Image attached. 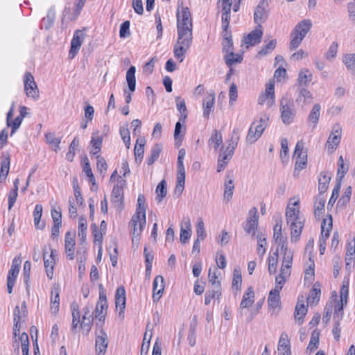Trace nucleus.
I'll use <instances>...</instances> for the list:
<instances>
[{
    "instance_id": "25",
    "label": "nucleus",
    "mask_w": 355,
    "mask_h": 355,
    "mask_svg": "<svg viewBox=\"0 0 355 355\" xmlns=\"http://www.w3.org/2000/svg\"><path fill=\"white\" fill-rule=\"evenodd\" d=\"M146 144V140L144 137L138 138L137 139L136 145L135 146V162L137 163H141L144 153V146Z\"/></svg>"
},
{
    "instance_id": "13",
    "label": "nucleus",
    "mask_w": 355,
    "mask_h": 355,
    "mask_svg": "<svg viewBox=\"0 0 355 355\" xmlns=\"http://www.w3.org/2000/svg\"><path fill=\"white\" fill-rule=\"evenodd\" d=\"M258 214L256 207L252 208L249 211V218L244 226L245 231L248 234L254 235L257 230L258 226Z\"/></svg>"
},
{
    "instance_id": "15",
    "label": "nucleus",
    "mask_w": 355,
    "mask_h": 355,
    "mask_svg": "<svg viewBox=\"0 0 355 355\" xmlns=\"http://www.w3.org/2000/svg\"><path fill=\"white\" fill-rule=\"evenodd\" d=\"M164 279L163 277L158 275L155 277L153 285V299L154 302L159 300L164 289Z\"/></svg>"
},
{
    "instance_id": "48",
    "label": "nucleus",
    "mask_w": 355,
    "mask_h": 355,
    "mask_svg": "<svg viewBox=\"0 0 355 355\" xmlns=\"http://www.w3.org/2000/svg\"><path fill=\"white\" fill-rule=\"evenodd\" d=\"M338 168L337 171V182L340 181V183L341 184L342 179L345 177V175L347 173L349 169V166H345L344 164V159L343 156H340L338 159Z\"/></svg>"
},
{
    "instance_id": "40",
    "label": "nucleus",
    "mask_w": 355,
    "mask_h": 355,
    "mask_svg": "<svg viewBox=\"0 0 355 355\" xmlns=\"http://www.w3.org/2000/svg\"><path fill=\"white\" fill-rule=\"evenodd\" d=\"M221 295V289L218 287V285L216 288H212L211 291H208L205 293V304L206 305H209L211 303V300L216 298L218 299Z\"/></svg>"
},
{
    "instance_id": "14",
    "label": "nucleus",
    "mask_w": 355,
    "mask_h": 355,
    "mask_svg": "<svg viewBox=\"0 0 355 355\" xmlns=\"http://www.w3.org/2000/svg\"><path fill=\"white\" fill-rule=\"evenodd\" d=\"M313 101L311 93L305 87L296 89L295 102L301 107H304L306 104H310Z\"/></svg>"
},
{
    "instance_id": "35",
    "label": "nucleus",
    "mask_w": 355,
    "mask_h": 355,
    "mask_svg": "<svg viewBox=\"0 0 355 355\" xmlns=\"http://www.w3.org/2000/svg\"><path fill=\"white\" fill-rule=\"evenodd\" d=\"M269 120V116L266 114H263L260 117L259 121V124H254V128L257 132V136H261L266 128L268 125V122Z\"/></svg>"
},
{
    "instance_id": "9",
    "label": "nucleus",
    "mask_w": 355,
    "mask_h": 355,
    "mask_svg": "<svg viewBox=\"0 0 355 355\" xmlns=\"http://www.w3.org/2000/svg\"><path fill=\"white\" fill-rule=\"evenodd\" d=\"M85 33L83 30H76L71 42V47L69 52V58L73 59L78 53L83 42Z\"/></svg>"
},
{
    "instance_id": "62",
    "label": "nucleus",
    "mask_w": 355,
    "mask_h": 355,
    "mask_svg": "<svg viewBox=\"0 0 355 355\" xmlns=\"http://www.w3.org/2000/svg\"><path fill=\"white\" fill-rule=\"evenodd\" d=\"M197 240L203 241L205 239L207 234L204 227V222L202 219H199L196 224Z\"/></svg>"
},
{
    "instance_id": "6",
    "label": "nucleus",
    "mask_w": 355,
    "mask_h": 355,
    "mask_svg": "<svg viewBox=\"0 0 355 355\" xmlns=\"http://www.w3.org/2000/svg\"><path fill=\"white\" fill-rule=\"evenodd\" d=\"M24 91L28 97L34 99L38 98L40 96L39 89L34 80L33 76L31 72H26L24 77Z\"/></svg>"
},
{
    "instance_id": "43",
    "label": "nucleus",
    "mask_w": 355,
    "mask_h": 355,
    "mask_svg": "<svg viewBox=\"0 0 355 355\" xmlns=\"http://www.w3.org/2000/svg\"><path fill=\"white\" fill-rule=\"evenodd\" d=\"M278 251L277 250L273 253L272 256H269L268 258V272L272 275L276 272L277 263H278Z\"/></svg>"
},
{
    "instance_id": "7",
    "label": "nucleus",
    "mask_w": 355,
    "mask_h": 355,
    "mask_svg": "<svg viewBox=\"0 0 355 355\" xmlns=\"http://www.w3.org/2000/svg\"><path fill=\"white\" fill-rule=\"evenodd\" d=\"M136 69L134 66H131L126 72V81L128 83L129 93L127 90H124L125 103L129 104L132 101L131 93L134 92L136 89V79H135Z\"/></svg>"
},
{
    "instance_id": "27",
    "label": "nucleus",
    "mask_w": 355,
    "mask_h": 355,
    "mask_svg": "<svg viewBox=\"0 0 355 355\" xmlns=\"http://www.w3.org/2000/svg\"><path fill=\"white\" fill-rule=\"evenodd\" d=\"M254 293L252 286L248 288L243 296L240 307L245 309L250 306L254 302Z\"/></svg>"
},
{
    "instance_id": "64",
    "label": "nucleus",
    "mask_w": 355,
    "mask_h": 355,
    "mask_svg": "<svg viewBox=\"0 0 355 355\" xmlns=\"http://www.w3.org/2000/svg\"><path fill=\"white\" fill-rule=\"evenodd\" d=\"M242 284V277L241 271L235 268L234 270V277L232 279V288H236V289H240Z\"/></svg>"
},
{
    "instance_id": "8",
    "label": "nucleus",
    "mask_w": 355,
    "mask_h": 355,
    "mask_svg": "<svg viewBox=\"0 0 355 355\" xmlns=\"http://www.w3.org/2000/svg\"><path fill=\"white\" fill-rule=\"evenodd\" d=\"M262 36V26H257L253 31H252L246 36L243 37L242 42L246 45L247 48L249 47L250 46H256L261 42Z\"/></svg>"
},
{
    "instance_id": "34",
    "label": "nucleus",
    "mask_w": 355,
    "mask_h": 355,
    "mask_svg": "<svg viewBox=\"0 0 355 355\" xmlns=\"http://www.w3.org/2000/svg\"><path fill=\"white\" fill-rule=\"evenodd\" d=\"M341 133L340 130H335L331 135L329 137L327 145L329 149H334V146H338L340 142Z\"/></svg>"
},
{
    "instance_id": "2",
    "label": "nucleus",
    "mask_w": 355,
    "mask_h": 355,
    "mask_svg": "<svg viewBox=\"0 0 355 355\" xmlns=\"http://www.w3.org/2000/svg\"><path fill=\"white\" fill-rule=\"evenodd\" d=\"M349 293V280H344L343 284L340 291V304L336 303L335 305V312L334 319L335 322L333 327L332 333L334 338L338 340L340 334V321L341 320L343 315V307L346 306L347 302V297Z\"/></svg>"
},
{
    "instance_id": "33",
    "label": "nucleus",
    "mask_w": 355,
    "mask_h": 355,
    "mask_svg": "<svg viewBox=\"0 0 355 355\" xmlns=\"http://www.w3.org/2000/svg\"><path fill=\"white\" fill-rule=\"evenodd\" d=\"M324 205L325 200L321 196V195H318L315 198V205H314V215L315 218H320V216L322 214L324 211Z\"/></svg>"
},
{
    "instance_id": "61",
    "label": "nucleus",
    "mask_w": 355,
    "mask_h": 355,
    "mask_svg": "<svg viewBox=\"0 0 355 355\" xmlns=\"http://www.w3.org/2000/svg\"><path fill=\"white\" fill-rule=\"evenodd\" d=\"M336 303H339L340 304V302H331L329 304H327L325 308H324V313L323 315L322 321L325 322L326 324L328 323L331 319L333 308L335 309V305Z\"/></svg>"
},
{
    "instance_id": "24",
    "label": "nucleus",
    "mask_w": 355,
    "mask_h": 355,
    "mask_svg": "<svg viewBox=\"0 0 355 355\" xmlns=\"http://www.w3.org/2000/svg\"><path fill=\"white\" fill-rule=\"evenodd\" d=\"M125 290L123 286L119 287L115 294L116 308L119 307L120 313L123 312L125 307Z\"/></svg>"
},
{
    "instance_id": "5",
    "label": "nucleus",
    "mask_w": 355,
    "mask_h": 355,
    "mask_svg": "<svg viewBox=\"0 0 355 355\" xmlns=\"http://www.w3.org/2000/svg\"><path fill=\"white\" fill-rule=\"evenodd\" d=\"M271 0H261L254 12V21L257 26H261L268 17L269 3Z\"/></svg>"
},
{
    "instance_id": "31",
    "label": "nucleus",
    "mask_w": 355,
    "mask_h": 355,
    "mask_svg": "<svg viewBox=\"0 0 355 355\" xmlns=\"http://www.w3.org/2000/svg\"><path fill=\"white\" fill-rule=\"evenodd\" d=\"M307 313V306L304 304L297 303L295 309V318L299 324H302L304 320V317Z\"/></svg>"
},
{
    "instance_id": "17",
    "label": "nucleus",
    "mask_w": 355,
    "mask_h": 355,
    "mask_svg": "<svg viewBox=\"0 0 355 355\" xmlns=\"http://www.w3.org/2000/svg\"><path fill=\"white\" fill-rule=\"evenodd\" d=\"M60 307V289L59 286L53 284L51 289L50 310L54 315L59 311Z\"/></svg>"
},
{
    "instance_id": "23",
    "label": "nucleus",
    "mask_w": 355,
    "mask_h": 355,
    "mask_svg": "<svg viewBox=\"0 0 355 355\" xmlns=\"http://www.w3.org/2000/svg\"><path fill=\"white\" fill-rule=\"evenodd\" d=\"M280 291L277 290V288L272 289L268 295V304L270 309H275L279 308L280 306Z\"/></svg>"
},
{
    "instance_id": "19",
    "label": "nucleus",
    "mask_w": 355,
    "mask_h": 355,
    "mask_svg": "<svg viewBox=\"0 0 355 355\" xmlns=\"http://www.w3.org/2000/svg\"><path fill=\"white\" fill-rule=\"evenodd\" d=\"M312 80V73L308 69H302L300 71L297 79V84L295 87L297 88L306 87Z\"/></svg>"
},
{
    "instance_id": "50",
    "label": "nucleus",
    "mask_w": 355,
    "mask_h": 355,
    "mask_svg": "<svg viewBox=\"0 0 355 355\" xmlns=\"http://www.w3.org/2000/svg\"><path fill=\"white\" fill-rule=\"evenodd\" d=\"M42 214V206L41 205H36L33 215H34V222L35 225L37 228L42 230L44 227V223H40V219Z\"/></svg>"
},
{
    "instance_id": "56",
    "label": "nucleus",
    "mask_w": 355,
    "mask_h": 355,
    "mask_svg": "<svg viewBox=\"0 0 355 355\" xmlns=\"http://www.w3.org/2000/svg\"><path fill=\"white\" fill-rule=\"evenodd\" d=\"M277 40H271L267 44L264 45L258 52V55L264 56L272 52L276 47Z\"/></svg>"
},
{
    "instance_id": "26",
    "label": "nucleus",
    "mask_w": 355,
    "mask_h": 355,
    "mask_svg": "<svg viewBox=\"0 0 355 355\" xmlns=\"http://www.w3.org/2000/svg\"><path fill=\"white\" fill-rule=\"evenodd\" d=\"M215 103V94L211 93L203 101V116L209 118L210 112L212 111Z\"/></svg>"
},
{
    "instance_id": "44",
    "label": "nucleus",
    "mask_w": 355,
    "mask_h": 355,
    "mask_svg": "<svg viewBox=\"0 0 355 355\" xmlns=\"http://www.w3.org/2000/svg\"><path fill=\"white\" fill-rule=\"evenodd\" d=\"M21 260L19 257H15L12 260L11 268L8 272V275L7 277H10V279H16L20 268Z\"/></svg>"
},
{
    "instance_id": "28",
    "label": "nucleus",
    "mask_w": 355,
    "mask_h": 355,
    "mask_svg": "<svg viewBox=\"0 0 355 355\" xmlns=\"http://www.w3.org/2000/svg\"><path fill=\"white\" fill-rule=\"evenodd\" d=\"M227 180L225 183L224 199L229 201L232 199L233 195V190L234 189L233 176L230 175H226Z\"/></svg>"
},
{
    "instance_id": "55",
    "label": "nucleus",
    "mask_w": 355,
    "mask_h": 355,
    "mask_svg": "<svg viewBox=\"0 0 355 355\" xmlns=\"http://www.w3.org/2000/svg\"><path fill=\"white\" fill-rule=\"evenodd\" d=\"M185 184V173L177 172V184L175 187V193L180 196L184 188Z\"/></svg>"
},
{
    "instance_id": "10",
    "label": "nucleus",
    "mask_w": 355,
    "mask_h": 355,
    "mask_svg": "<svg viewBox=\"0 0 355 355\" xmlns=\"http://www.w3.org/2000/svg\"><path fill=\"white\" fill-rule=\"evenodd\" d=\"M294 157H296L295 170L304 168L307 164V153L303 151V145L300 141L295 146Z\"/></svg>"
},
{
    "instance_id": "20",
    "label": "nucleus",
    "mask_w": 355,
    "mask_h": 355,
    "mask_svg": "<svg viewBox=\"0 0 355 355\" xmlns=\"http://www.w3.org/2000/svg\"><path fill=\"white\" fill-rule=\"evenodd\" d=\"M108 337L107 334L101 329L99 334L96 338V350L98 353L105 354L108 345Z\"/></svg>"
},
{
    "instance_id": "59",
    "label": "nucleus",
    "mask_w": 355,
    "mask_h": 355,
    "mask_svg": "<svg viewBox=\"0 0 355 355\" xmlns=\"http://www.w3.org/2000/svg\"><path fill=\"white\" fill-rule=\"evenodd\" d=\"M55 19V11L53 8L48 10L46 17L43 18V22L45 24V28L49 29L54 23Z\"/></svg>"
},
{
    "instance_id": "54",
    "label": "nucleus",
    "mask_w": 355,
    "mask_h": 355,
    "mask_svg": "<svg viewBox=\"0 0 355 355\" xmlns=\"http://www.w3.org/2000/svg\"><path fill=\"white\" fill-rule=\"evenodd\" d=\"M10 169V158L7 157L1 161L0 171V182L6 180Z\"/></svg>"
},
{
    "instance_id": "32",
    "label": "nucleus",
    "mask_w": 355,
    "mask_h": 355,
    "mask_svg": "<svg viewBox=\"0 0 355 355\" xmlns=\"http://www.w3.org/2000/svg\"><path fill=\"white\" fill-rule=\"evenodd\" d=\"M162 150V146L160 144H155L150 150V156L146 159V163L148 166L152 165L159 157Z\"/></svg>"
},
{
    "instance_id": "11",
    "label": "nucleus",
    "mask_w": 355,
    "mask_h": 355,
    "mask_svg": "<svg viewBox=\"0 0 355 355\" xmlns=\"http://www.w3.org/2000/svg\"><path fill=\"white\" fill-rule=\"evenodd\" d=\"M107 309V301L105 293L103 291L99 292V300L97 302L95 317L99 321H104Z\"/></svg>"
},
{
    "instance_id": "22",
    "label": "nucleus",
    "mask_w": 355,
    "mask_h": 355,
    "mask_svg": "<svg viewBox=\"0 0 355 355\" xmlns=\"http://www.w3.org/2000/svg\"><path fill=\"white\" fill-rule=\"evenodd\" d=\"M223 146L221 147L218 159L217 172L218 173L225 168L234 155L232 152L227 151V150H223Z\"/></svg>"
},
{
    "instance_id": "38",
    "label": "nucleus",
    "mask_w": 355,
    "mask_h": 355,
    "mask_svg": "<svg viewBox=\"0 0 355 355\" xmlns=\"http://www.w3.org/2000/svg\"><path fill=\"white\" fill-rule=\"evenodd\" d=\"M225 60L227 66L231 67L235 63H241L243 60V57L239 54H235L233 51H230L225 55Z\"/></svg>"
},
{
    "instance_id": "46",
    "label": "nucleus",
    "mask_w": 355,
    "mask_h": 355,
    "mask_svg": "<svg viewBox=\"0 0 355 355\" xmlns=\"http://www.w3.org/2000/svg\"><path fill=\"white\" fill-rule=\"evenodd\" d=\"M175 100L177 109L181 114L180 121H182L183 122H184L185 119L187 117V110L185 101L184 99H181L180 97H176Z\"/></svg>"
},
{
    "instance_id": "57",
    "label": "nucleus",
    "mask_w": 355,
    "mask_h": 355,
    "mask_svg": "<svg viewBox=\"0 0 355 355\" xmlns=\"http://www.w3.org/2000/svg\"><path fill=\"white\" fill-rule=\"evenodd\" d=\"M143 219L136 220L135 223H132V218L130 221V225L133 227L132 236H139L143 231L146 224L142 223Z\"/></svg>"
},
{
    "instance_id": "37",
    "label": "nucleus",
    "mask_w": 355,
    "mask_h": 355,
    "mask_svg": "<svg viewBox=\"0 0 355 355\" xmlns=\"http://www.w3.org/2000/svg\"><path fill=\"white\" fill-rule=\"evenodd\" d=\"M319 332L313 331L311 334V339L308 347H306V353L311 354L318 347L319 345Z\"/></svg>"
},
{
    "instance_id": "42",
    "label": "nucleus",
    "mask_w": 355,
    "mask_h": 355,
    "mask_svg": "<svg viewBox=\"0 0 355 355\" xmlns=\"http://www.w3.org/2000/svg\"><path fill=\"white\" fill-rule=\"evenodd\" d=\"M146 205H140L137 203L136 213L132 216V223H135L136 220L143 219V225L146 223Z\"/></svg>"
},
{
    "instance_id": "21",
    "label": "nucleus",
    "mask_w": 355,
    "mask_h": 355,
    "mask_svg": "<svg viewBox=\"0 0 355 355\" xmlns=\"http://www.w3.org/2000/svg\"><path fill=\"white\" fill-rule=\"evenodd\" d=\"M75 240L73 239L70 232H67L64 239V250L67 257L73 260L74 259Z\"/></svg>"
},
{
    "instance_id": "49",
    "label": "nucleus",
    "mask_w": 355,
    "mask_h": 355,
    "mask_svg": "<svg viewBox=\"0 0 355 355\" xmlns=\"http://www.w3.org/2000/svg\"><path fill=\"white\" fill-rule=\"evenodd\" d=\"M31 263L29 261H25L23 268L24 282L26 284V289L27 293H29L30 289V275H31Z\"/></svg>"
},
{
    "instance_id": "63",
    "label": "nucleus",
    "mask_w": 355,
    "mask_h": 355,
    "mask_svg": "<svg viewBox=\"0 0 355 355\" xmlns=\"http://www.w3.org/2000/svg\"><path fill=\"white\" fill-rule=\"evenodd\" d=\"M102 142H103V140H102L101 137H92V139L91 140V144L92 146V149L91 150L90 153L93 154L94 155H96V154H98V153L101 149Z\"/></svg>"
},
{
    "instance_id": "51",
    "label": "nucleus",
    "mask_w": 355,
    "mask_h": 355,
    "mask_svg": "<svg viewBox=\"0 0 355 355\" xmlns=\"http://www.w3.org/2000/svg\"><path fill=\"white\" fill-rule=\"evenodd\" d=\"M155 191L157 194L156 200L158 201V202H160L167 194L166 182L164 180H162L158 184Z\"/></svg>"
},
{
    "instance_id": "39",
    "label": "nucleus",
    "mask_w": 355,
    "mask_h": 355,
    "mask_svg": "<svg viewBox=\"0 0 355 355\" xmlns=\"http://www.w3.org/2000/svg\"><path fill=\"white\" fill-rule=\"evenodd\" d=\"M45 137L46 141L51 146L53 150L57 152L60 149L59 145L61 142V139L56 137L54 132L46 133Z\"/></svg>"
},
{
    "instance_id": "1",
    "label": "nucleus",
    "mask_w": 355,
    "mask_h": 355,
    "mask_svg": "<svg viewBox=\"0 0 355 355\" xmlns=\"http://www.w3.org/2000/svg\"><path fill=\"white\" fill-rule=\"evenodd\" d=\"M192 18L188 7L182 8L181 12H177L178 40L174 46V56L182 62L184 55L190 47L192 36Z\"/></svg>"
},
{
    "instance_id": "58",
    "label": "nucleus",
    "mask_w": 355,
    "mask_h": 355,
    "mask_svg": "<svg viewBox=\"0 0 355 355\" xmlns=\"http://www.w3.org/2000/svg\"><path fill=\"white\" fill-rule=\"evenodd\" d=\"M320 111V105L318 103L315 104L309 115V121L316 125L319 120Z\"/></svg>"
},
{
    "instance_id": "36",
    "label": "nucleus",
    "mask_w": 355,
    "mask_h": 355,
    "mask_svg": "<svg viewBox=\"0 0 355 355\" xmlns=\"http://www.w3.org/2000/svg\"><path fill=\"white\" fill-rule=\"evenodd\" d=\"M300 210L298 208L288 207L286 211V218L288 224L290 222L302 220L300 216Z\"/></svg>"
},
{
    "instance_id": "12",
    "label": "nucleus",
    "mask_w": 355,
    "mask_h": 355,
    "mask_svg": "<svg viewBox=\"0 0 355 355\" xmlns=\"http://www.w3.org/2000/svg\"><path fill=\"white\" fill-rule=\"evenodd\" d=\"M275 102V84L270 83L266 85L265 93L260 95L258 103L263 105L266 103L268 107L272 106Z\"/></svg>"
},
{
    "instance_id": "4",
    "label": "nucleus",
    "mask_w": 355,
    "mask_h": 355,
    "mask_svg": "<svg viewBox=\"0 0 355 355\" xmlns=\"http://www.w3.org/2000/svg\"><path fill=\"white\" fill-rule=\"evenodd\" d=\"M281 118L284 124H291L295 118V110L293 103L287 98H282L280 101Z\"/></svg>"
},
{
    "instance_id": "52",
    "label": "nucleus",
    "mask_w": 355,
    "mask_h": 355,
    "mask_svg": "<svg viewBox=\"0 0 355 355\" xmlns=\"http://www.w3.org/2000/svg\"><path fill=\"white\" fill-rule=\"evenodd\" d=\"M180 121H179L175 123L174 131L175 145L178 147L181 145L184 135V132L182 133V125Z\"/></svg>"
},
{
    "instance_id": "30",
    "label": "nucleus",
    "mask_w": 355,
    "mask_h": 355,
    "mask_svg": "<svg viewBox=\"0 0 355 355\" xmlns=\"http://www.w3.org/2000/svg\"><path fill=\"white\" fill-rule=\"evenodd\" d=\"M320 284H315L311 291H309V296H308V303L310 304H313L315 303H318V302L320 300Z\"/></svg>"
},
{
    "instance_id": "18",
    "label": "nucleus",
    "mask_w": 355,
    "mask_h": 355,
    "mask_svg": "<svg viewBox=\"0 0 355 355\" xmlns=\"http://www.w3.org/2000/svg\"><path fill=\"white\" fill-rule=\"evenodd\" d=\"M111 201L117 208L123 207V187L116 185L113 187L111 196Z\"/></svg>"
},
{
    "instance_id": "29",
    "label": "nucleus",
    "mask_w": 355,
    "mask_h": 355,
    "mask_svg": "<svg viewBox=\"0 0 355 355\" xmlns=\"http://www.w3.org/2000/svg\"><path fill=\"white\" fill-rule=\"evenodd\" d=\"M223 143V136L220 131L214 130L210 138L208 140L209 146H214V150L216 151L220 145Z\"/></svg>"
},
{
    "instance_id": "60",
    "label": "nucleus",
    "mask_w": 355,
    "mask_h": 355,
    "mask_svg": "<svg viewBox=\"0 0 355 355\" xmlns=\"http://www.w3.org/2000/svg\"><path fill=\"white\" fill-rule=\"evenodd\" d=\"M330 180L331 177L327 176L326 173L322 175V179L319 180L318 190L320 195L327 191Z\"/></svg>"
},
{
    "instance_id": "3",
    "label": "nucleus",
    "mask_w": 355,
    "mask_h": 355,
    "mask_svg": "<svg viewBox=\"0 0 355 355\" xmlns=\"http://www.w3.org/2000/svg\"><path fill=\"white\" fill-rule=\"evenodd\" d=\"M312 22L310 19H303L295 25L290 34L289 49L295 50L302 43L306 34L311 31Z\"/></svg>"
},
{
    "instance_id": "41",
    "label": "nucleus",
    "mask_w": 355,
    "mask_h": 355,
    "mask_svg": "<svg viewBox=\"0 0 355 355\" xmlns=\"http://www.w3.org/2000/svg\"><path fill=\"white\" fill-rule=\"evenodd\" d=\"M87 223L84 216H80L78 221V236L83 242L85 241L87 235Z\"/></svg>"
},
{
    "instance_id": "45",
    "label": "nucleus",
    "mask_w": 355,
    "mask_h": 355,
    "mask_svg": "<svg viewBox=\"0 0 355 355\" xmlns=\"http://www.w3.org/2000/svg\"><path fill=\"white\" fill-rule=\"evenodd\" d=\"M71 308L73 317L71 329L75 331L78 324L80 323V313L78 310V305L76 302H73L71 304Z\"/></svg>"
},
{
    "instance_id": "16",
    "label": "nucleus",
    "mask_w": 355,
    "mask_h": 355,
    "mask_svg": "<svg viewBox=\"0 0 355 355\" xmlns=\"http://www.w3.org/2000/svg\"><path fill=\"white\" fill-rule=\"evenodd\" d=\"M304 220H297L296 221L290 222L291 242H297L300 239L304 227Z\"/></svg>"
},
{
    "instance_id": "53",
    "label": "nucleus",
    "mask_w": 355,
    "mask_h": 355,
    "mask_svg": "<svg viewBox=\"0 0 355 355\" xmlns=\"http://www.w3.org/2000/svg\"><path fill=\"white\" fill-rule=\"evenodd\" d=\"M329 223L328 224V227L327 228L326 230H324V225H326V221H327L326 219H324L322 220V225H321V236L320 238H322V240H323L324 244H326L325 241L329 238V232H330V230L332 228V217H331V215L329 214Z\"/></svg>"
},
{
    "instance_id": "47",
    "label": "nucleus",
    "mask_w": 355,
    "mask_h": 355,
    "mask_svg": "<svg viewBox=\"0 0 355 355\" xmlns=\"http://www.w3.org/2000/svg\"><path fill=\"white\" fill-rule=\"evenodd\" d=\"M343 62L352 73H355V53L346 54L343 58Z\"/></svg>"
}]
</instances>
